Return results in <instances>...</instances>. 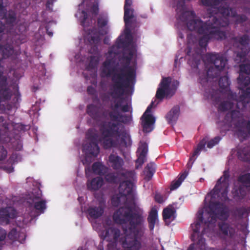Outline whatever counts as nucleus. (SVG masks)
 Instances as JSON below:
<instances>
[{"label": "nucleus", "mask_w": 250, "mask_h": 250, "mask_svg": "<svg viewBox=\"0 0 250 250\" xmlns=\"http://www.w3.org/2000/svg\"><path fill=\"white\" fill-rule=\"evenodd\" d=\"M127 53L125 52L119 60L122 66L117 72L113 66V59L106 58L100 68V75L102 78L111 77L112 84L110 87L109 94L114 99L110 105L112 111L109 116L112 121L124 124L130 123L132 120L131 115L121 114L118 109L123 112H129L131 114L132 108L131 104L128 103L123 104L125 100L123 97L125 89L131 88L134 84L136 77V70L134 66L130 65L134 52L132 49H127Z\"/></svg>", "instance_id": "nucleus-1"}, {"label": "nucleus", "mask_w": 250, "mask_h": 250, "mask_svg": "<svg viewBox=\"0 0 250 250\" xmlns=\"http://www.w3.org/2000/svg\"><path fill=\"white\" fill-rule=\"evenodd\" d=\"M117 224L122 225L123 233L120 229L110 228L105 230L104 239L111 234L114 242H119L124 250H141L142 238L145 233V216L143 209L138 207L125 206L120 207L113 215Z\"/></svg>", "instance_id": "nucleus-2"}, {"label": "nucleus", "mask_w": 250, "mask_h": 250, "mask_svg": "<svg viewBox=\"0 0 250 250\" xmlns=\"http://www.w3.org/2000/svg\"><path fill=\"white\" fill-rule=\"evenodd\" d=\"M229 177V170H225L223 176L218 180L214 188L210 191L211 200L206 209L208 216L207 219L204 220L203 210H199L198 212L197 221L190 225L193 231L191 235V239L192 241L197 239V242L196 244H191L188 250H203L205 249V239L203 236L204 231H202L201 234L199 233L200 226L202 223H204L208 226L209 224L215 223L217 219L222 221L228 220L229 212L227 207L224 204L218 201L214 202L213 200L218 198L223 202L229 200L228 193Z\"/></svg>", "instance_id": "nucleus-3"}, {"label": "nucleus", "mask_w": 250, "mask_h": 250, "mask_svg": "<svg viewBox=\"0 0 250 250\" xmlns=\"http://www.w3.org/2000/svg\"><path fill=\"white\" fill-rule=\"evenodd\" d=\"M185 2L177 1L176 5L177 18L183 22L187 23V26L190 31H194L203 35L199 40V44L202 48H206L209 41L222 40L226 38V33L220 29L226 27L228 22H221L216 16L209 14V19L204 22L200 19H195L196 14L193 11L186 10Z\"/></svg>", "instance_id": "nucleus-4"}, {"label": "nucleus", "mask_w": 250, "mask_h": 250, "mask_svg": "<svg viewBox=\"0 0 250 250\" xmlns=\"http://www.w3.org/2000/svg\"><path fill=\"white\" fill-rule=\"evenodd\" d=\"M119 123L108 122L100 127L99 142L104 149L119 146L126 147L131 145L130 138L125 130L120 129Z\"/></svg>", "instance_id": "nucleus-5"}, {"label": "nucleus", "mask_w": 250, "mask_h": 250, "mask_svg": "<svg viewBox=\"0 0 250 250\" xmlns=\"http://www.w3.org/2000/svg\"><path fill=\"white\" fill-rule=\"evenodd\" d=\"M229 0H201L203 5L210 7L208 11L209 14L216 16L221 22L227 21L229 24L228 18L231 16L236 18L237 23H242L246 21L248 17L244 14H237L236 10L229 6Z\"/></svg>", "instance_id": "nucleus-6"}, {"label": "nucleus", "mask_w": 250, "mask_h": 250, "mask_svg": "<svg viewBox=\"0 0 250 250\" xmlns=\"http://www.w3.org/2000/svg\"><path fill=\"white\" fill-rule=\"evenodd\" d=\"M203 61L213 64L203 74H199L200 83L205 87L209 86L213 81V79L219 76L227 63V60L221 54L210 53L206 54Z\"/></svg>", "instance_id": "nucleus-7"}, {"label": "nucleus", "mask_w": 250, "mask_h": 250, "mask_svg": "<svg viewBox=\"0 0 250 250\" xmlns=\"http://www.w3.org/2000/svg\"><path fill=\"white\" fill-rule=\"evenodd\" d=\"M97 134L92 129H89L86 133V138L89 142L84 143L82 146L83 152L87 157H96L100 152L98 144Z\"/></svg>", "instance_id": "nucleus-8"}, {"label": "nucleus", "mask_w": 250, "mask_h": 250, "mask_svg": "<svg viewBox=\"0 0 250 250\" xmlns=\"http://www.w3.org/2000/svg\"><path fill=\"white\" fill-rule=\"evenodd\" d=\"M13 96V91L8 84L7 77L0 78V112L4 110V105L1 103L10 101Z\"/></svg>", "instance_id": "nucleus-9"}, {"label": "nucleus", "mask_w": 250, "mask_h": 250, "mask_svg": "<svg viewBox=\"0 0 250 250\" xmlns=\"http://www.w3.org/2000/svg\"><path fill=\"white\" fill-rule=\"evenodd\" d=\"M42 196V191L40 189H38L29 194L27 203L30 207L33 206L36 210H38L41 213H43L46 207V201L44 200H41Z\"/></svg>", "instance_id": "nucleus-10"}, {"label": "nucleus", "mask_w": 250, "mask_h": 250, "mask_svg": "<svg viewBox=\"0 0 250 250\" xmlns=\"http://www.w3.org/2000/svg\"><path fill=\"white\" fill-rule=\"evenodd\" d=\"M128 10L125 15V10H124V20L125 23V38H127L129 36L131 35L130 27H139L140 23L137 22L136 20L134 19L133 15L134 9L132 8H127Z\"/></svg>", "instance_id": "nucleus-11"}, {"label": "nucleus", "mask_w": 250, "mask_h": 250, "mask_svg": "<svg viewBox=\"0 0 250 250\" xmlns=\"http://www.w3.org/2000/svg\"><path fill=\"white\" fill-rule=\"evenodd\" d=\"M87 40L91 45L89 50L90 54H97L98 53V44L100 42V33L96 28L89 31Z\"/></svg>", "instance_id": "nucleus-12"}, {"label": "nucleus", "mask_w": 250, "mask_h": 250, "mask_svg": "<svg viewBox=\"0 0 250 250\" xmlns=\"http://www.w3.org/2000/svg\"><path fill=\"white\" fill-rule=\"evenodd\" d=\"M218 228L221 234L226 238L234 239L236 236V229L227 222H221L218 224Z\"/></svg>", "instance_id": "nucleus-13"}, {"label": "nucleus", "mask_w": 250, "mask_h": 250, "mask_svg": "<svg viewBox=\"0 0 250 250\" xmlns=\"http://www.w3.org/2000/svg\"><path fill=\"white\" fill-rule=\"evenodd\" d=\"M16 217V211L10 208H2L0 209V224L7 225L10 218Z\"/></svg>", "instance_id": "nucleus-14"}, {"label": "nucleus", "mask_w": 250, "mask_h": 250, "mask_svg": "<svg viewBox=\"0 0 250 250\" xmlns=\"http://www.w3.org/2000/svg\"><path fill=\"white\" fill-rule=\"evenodd\" d=\"M142 125L143 131L150 132L153 129V125L155 122V118L151 114H144L141 117Z\"/></svg>", "instance_id": "nucleus-15"}, {"label": "nucleus", "mask_w": 250, "mask_h": 250, "mask_svg": "<svg viewBox=\"0 0 250 250\" xmlns=\"http://www.w3.org/2000/svg\"><path fill=\"white\" fill-rule=\"evenodd\" d=\"M133 184L132 182L125 180L120 183L119 187V194L122 196L126 197L133 193Z\"/></svg>", "instance_id": "nucleus-16"}, {"label": "nucleus", "mask_w": 250, "mask_h": 250, "mask_svg": "<svg viewBox=\"0 0 250 250\" xmlns=\"http://www.w3.org/2000/svg\"><path fill=\"white\" fill-rule=\"evenodd\" d=\"M140 145L137 152H139L138 157L136 163L141 166L146 160V157L148 152V145L146 143L140 142Z\"/></svg>", "instance_id": "nucleus-17"}, {"label": "nucleus", "mask_w": 250, "mask_h": 250, "mask_svg": "<svg viewBox=\"0 0 250 250\" xmlns=\"http://www.w3.org/2000/svg\"><path fill=\"white\" fill-rule=\"evenodd\" d=\"M108 161L113 169L117 171L123 170L124 161L121 157L114 154H111L108 157Z\"/></svg>", "instance_id": "nucleus-18"}, {"label": "nucleus", "mask_w": 250, "mask_h": 250, "mask_svg": "<svg viewBox=\"0 0 250 250\" xmlns=\"http://www.w3.org/2000/svg\"><path fill=\"white\" fill-rule=\"evenodd\" d=\"M191 48L188 47L187 55L189 58L188 59V62L192 68L197 69L202 60L201 56L199 53L195 52L191 56Z\"/></svg>", "instance_id": "nucleus-19"}, {"label": "nucleus", "mask_w": 250, "mask_h": 250, "mask_svg": "<svg viewBox=\"0 0 250 250\" xmlns=\"http://www.w3.org/2000/svg\"><path fill=\"white\" fill-rule=\"evenodd\" d=\"M7 236L12 242L18 241L20 243H23L26 239V235L24 232H18L15 228L12 229L7 233Z\"/></svg>", "instance_id": "nucleus-20"}, {"label": "nucleus", "mask_w": 250, "mask_h": 250, "mask_svg": "<svg viewBox=\"0 0 250 250\" xmlns=\"http://www.w3.org/2000/svg\"><path fill=\"white\" fill-rule=\"evenodd\" d=\"M180 114V107L179 105H175L167 114L166 119L169 124H175L178 120Z\"/></svg>", "instance_id": "nucleus-21"}, {"label": "nucleus", "mask_w": 250, "mask_h": 250, "mask_svg": "<svg viewBox=\"0 0 250 250\" xmlns=\"http://www.w3.org/2000/svg\"><path fill=\"white\" fill-rule=\"evenodd\" d=\"M86 113L94 120H98L101 118L99 108L93 104H90L87 106Z\"/></svg>", "instance_id": "nucleus-22"}, {"label": "nucleus", "mask_w": 250, "mask_h": 250, "mask_svg": "<svg viewBox=\"0 0 250 250\" xmlns=\"http://www.w3.org/2000/svg\"><path fill=\"white\" fill-rule=\"evenodd\" d=\"M232 40L234 43H239L240 48H248L250 42V37L248 34H244L241 36L233 37Z\"/></svg>", "instance_id": "nucleus-23"}, {"label": "nucleus", "mask_w": 250, "mask_h": 250, "mask_svg": "<svg viewBox=\"0 0 250 250\" xmlns=\"http://www.w3.org/2000/svg\"><path fill=\"white\" fill-rule=\"evenodd\" d=\"M104 212V208L101 205L98 207H90L87 210V212L90 217L94 219L101 217Z\"/></svg>", "instance_id": "nucleus-24"}, {"label": "nucleus", "mask_w": 250, "mask_h": 250, "mask_svg": "<svg viewBox=\"0 0 250 250\" xmlns=\"http://www.w3.org/2000/svg\"><path fill=\"white\" fill-rule=\"evenodd\" d=\"M0 53L1 54V59L8 58L14 53V48L13 46L9 44H0Z\"/></svg>", "instance_id": "nucleus-25"}, {"label": "nucleus", "mask_w": 250, "mask_h": 250, "mask_svg": "<svg viewBox=\"0 0 250 250\" xmlns=\"http://www.w3.org/2000/svg\"><path fill=\"white\" fill-rule=\"evenodd\" d=\"M104 180L101 177L93 178L90 183H87V188L90 190H97L103 185Z\"/></svg>", "instance_id": "nucleus-26"}, {"label": "nucleus", "mask_w": 250, "mask_h": 250, "mask_svg": "<svg viewBox=\"0 0 250 250\" xmlns=\"http://www.w3.org/2000/svg\"><path fill=\"white\" fill-rule=\"evenodd\" d=\"M237 83L239 84V88L241 90V95L242 93V91L246 90V88L250 84V77L248 75L240 74L237 78Z\"/></svg>", "instance_id": "nucleus-27"}, {"label": "nucleus", "mask_w": 250, "mask_h": 250, "mask_svg": "<svg viewBox=\"0 0 250 250\" xmlns=\"http://www.w3.org/2000/svg\"><path fill=\"white\" fill-rule=\"evenodd\" d=\"M157 219V210L155 208H153L151 209L147 217L148 228L150 231L153 230Z\"/></svg>", "instance_id": "nucleus-28"}, {"label": "nucleus", "mask_w": 250, "mask_h": 250, "mask_svg": "<svg viewBox=\"0 0 250 250\" xmlns=\"http://www.w3.org/2000/svg\"><path fill=\"white\" fill-rule=\"evenodd\" d=\"M218 84L219 87L222 89V91L223 90L225 91L224 92V94L226 98H227V92L229 91H231L229 88L230 81L229 77L227 76H224L220 77L218 81Z\"/></svg>", "instance_id": "nucleus-29"}, {"label": "nucleus", "mask_w": 250, "mask_h": 250, "mask_svg": "<svg viewBox=\"0 0 250 250\" xmlns=\"http://www.w3.org/2000/svg\"><path fill=\"white\" fill-rule=\"evenodd\" d=\"M92 169L95 174L104 175L107 172L108 168L100 162H95L92 165Z\"/></svg>", "instance_id": "nucleus-30"}, {"label": "nucleus", "mask_w": 250, "mask_h": 250, "mask_svg": "<svg viewBox=\"0 0 250 250\" xmlns=\"http://www.w3.org/2000/svg\"><path fill=\"white\" fill-rule=\"evenodd\" d=\"M238 158L244 162L250 161V148L248 146L239 149L237 152Z\"/></svg>", "instance_id": "nucleus-31"}, {"label": "nucleus", "mask_w": 250, "mask_h": 250, "mask_svg": "<svg viewBox=\"0 0 250 250\" xmlns=\"http://www.w3.org/2000/svg\"><path fill=\"white\" fill-rule=\"evenodd\" d=\"M238 48H239L238 46ZM240 51L235 52L236 56L234 58V61L237 63L244 62L246 59L247 55L249 52L248 48H240Z\"/></svg>", "instance_id": "nucleus-32"}, {"label": "nucleus", "mask_w": 250, "mask_h": 250, "mask_svg": "<svg viewBox=\"0 0 250 250\" xmlns=\"http://www.w3.org/2000/svg\"><path fill=\"white\" fill-rule=\"evenodd\" d=\"M237 181L246 188H250V173L241 174L237 178Z\"/></svg>", "instance_id": "nucleus-33"}, {"label": "nucleus", "mask_w": 250, "mask_h": 250, "mask_svg": "<svg viewBox=\"0 0 250 250\" xmlns=\"http://www.w3.org/2000/svg\"><path fill=\"white\" fill-rule=\"evenodd\" d=\"M118 171L117 174L124 177L126 180L131 181L136 178V173L134 170H123Z\"/></svg>", "instance_id": "nucleus-34"}, {"label": "nucleus", "mask_w": 250, "mask_h": 250, "mask_svg": "<svg viewBox=\"0 0 250 250\" xmlns=\"http://www.w3.org/2000/svg\"><path fill=\"white\" fill-rule=\"evenodd\" d=\"M105 180L110 184H117L119 182V178L117 175L114 172H110L106 174H105Z\"/></svg>", "instance_id": "nucleus-35"}, {"label": "nucleus", "mask_w": 250, "mask_h": 250, "mask_svg": "<svg viewBox=\"0 0 250 250\" xmlns=\"http://www.w3.org/2000/svg\"><path fill=\"white\" fill-rule=\"evenodd\" d=\"M6 22L8 24H13L16 20V14L13 10H9L7 15H4Z\"/></svg>", "instance_id": "nucleus-36"}, {"label": "nucleus", "mask_w": 250, "mask_h": 250, "mask_svg": "<svg viewBox=\"0 0 250 250\" xmlns=\"http://www.w3.org/2000/svg\"><path fill=\"white\" fill-rule=\"evenodd\" d=\"M154 172L155 171L153 169L152 165L148 164L145 168L144 171L145 176V178L148 181L150 180L151 179Z\"/></svg>", "instance_id": "nucleus-37"}, {"label": "nucleus", "mask_w": 250, "mask_h": 250, "mask_svg": "<svg viewBox=\"0 0 250 250\" xmlns=\"http://www.w3.org/2000/svg\"><path fill=\"white\" fill-rule=\"evenodd\" d=\"M175 211L171 208H165L163 211V218L164 220L166 222L167 220L169 219L174 214Z\"/></svg>", "instance_id": "nucleus-38"}, {"label": "nucleus", "mask_w": 250, "mask_h": 250, "mask_svg": "<svg viewBox=\"0 0 250 250\" xmlns=\"http://www.w3.org/2000/svg\"><path fill=\"white\" fill-rule=\"evenodd\" d=\"M108 22V20L106 16L100 15L97 19V25L99 29L105 27Z\"/></svg>", "instance_id": "nucleus-39"}, {"label": "nucleus", "mask_w": 250, "mask_h": 250, "mask_svg": "<svg viewBox=\"0 0 250 250\" xmlns=\"http://www.w3.org/2000/svg\"><path fill=\"white\" fill-rule=\"evenodd\" d=\"M7 233L5 229L0 227V250L4 245V241L7 237Z\"/></svg>", "instance_id": "nucleus-40"}, {"label": "nucleus", "mask_w": 250, "mask_h": 250, "mask_svg": "<svg viewBox=\"0 0 250 250\" xmlns=\"http://www.w3.org/2000/svg\"><path fill=\"white\" fill-rule=\"evenodd\" d=\"M99 62V58L96 56L90 57L89 64L87 69H93L96 67Z\"/></svg>", "instance_id": "nucleus-41"}, {"label": "nucleus", "mask_w": 250, "mask_h": 250, "mask_svg": "<svg viewBox=\"0 0 250 250\" xmlns=\"http://www.w3.org/2000/svg\"><path fill=\"white\" fill-rule=\"evenodd\" d=\"M168 91L166 90L163 89L161 87L158 88L156 93V97L160 100H162L164 98L166 95H168Z\"/></svg>", "instance_id": "nucleus-42"}, {"label": "nucleus", "mask_w": 250, "mask_h": 250, "mask_svg": "<svg viewBox=\"0 0 250 250\" xmlns=\"http://www.w3.org/2000/svg\"><path fill=\"white\" fill-rule=\"evenodd\" d=\"M170 82L171 80L169 78H165L163 79L162 82L160 83V87L164 89L169 92Z\"/></svg>", "instance_id": "nucleus-43"}, {"label": "nucleus", "mask_w": 250, "mask_h": 250, "mask_svg": "<svg viewBox=\"0 0 250 250\" xmlns=\"http://www.w3.org/2000/svg\"><path fill=\"white\" fill-rule=\"evenodd\" d=\"M248 212V209L245 207L237 208L235 210V214L240 218H242L244 215Z\"/></svg>", "instance_id": "nucleus-44"}, {"label": "nucleus", "mask_w": 250, "mask_h": 250, "mask_svg": "<svg viewBox=\"0 0 250 250\" xmlns=\"http://www.w3.org/2000/svg\"><path fill=\"white\" fill-rule=\"evenodd\" d=\"M240 70L246 74H250V62L240 64Z\"/></svg>", "instance_id": "nucleus-45"}, {"label": "nucleus", "mask_w": 250, "mask_h": 250, "mask_svg": "<svg viewBox=\"0 0 250 250\" xmlns=\"http://www.w3.org/2000/svg\"><path fill=\"white\" fill-rule=\"evenodd\" d=\"M221 137L219 136L215 137L213 139L209 141L207 144L208 147L212 148L215 145L217 144L221 140Z\"/></svg>", "instance_id": "nucleus-46"}, {"label": "nucleus", "mask_w": 250, "mask_h": 250, "mask_svg": "<svg viewBox=\"0 0 250 250\" xmlns=\"http://www.w3.org/2000/svg\"><path fill=\"white\" fill-rule=\"evenodd\" d=\"M7 155V150L3 146H0V161L6 159Z\"/></svg>", "instance_id": "nucleus-47"}, {"label": "nucleus", "mask_w": 250, "mask_h": 250, "mask_svg": "<svg viewBox=\"0 0 250 250\" xmlns=\"http://www.w3.org/2000/svg\"><path fill=\"white\" fill-rule=\"evenodd\" d=\"M87 92L88 95L91 96H95L96 99L98 98L97 92L95 88L91 85H89L87 88Z\"/></svg>", "instance_id": "nucleus-48"}, {"label": "nucleus", "mask_w": 250, "mask_h": 250, "mask_svg": "<svg viewBox=\"0 0 250 250\" xmlns=\"http://www.w3.org/2000/svg\"><path fill=\"white\" fill-rule=\"evenodd\" d=\"M91 13L96 16L99 13V5L97 2L94 3L91 7L90 9Z\"/></svg>", "instance_id": "nucleus-49"}, {"label": "nucleus", "mask_w": 250, "mask_h": 250, "mask_svg": "<svg viewBox=\"0 0 250 250\" xmlns=\"http://www.w3.org/2000/svg\"><path fill=\"white\" fill-rule=\"evenodd\" d=\"M182 182L178 179L176 181L173 182L170 186V190H173L177 188L181 184Z\"/></svg>", "instance_id": "nucleus-50"}, {"label": "nucleus", "mask_w": 250, "mask_h": 250, "mask_svg": "<svg viewBox=\"0 0 250 250\" xmlns=\"http://www.w3.org/2000/svg\"><path fill=\"white\" fill-rule=\"evenodd\" d=\"M206 144V141L205 139H203L199 143L196 148L201 151L205 148Z\"/></svg>", "instance_id": "nucleus-51"}, {"label": "nucleus", "mask_w": 250, "mask_h": 250, "mask_svg": "<svg viewBox=\"0 0 250 250\" xmlns=\"http://www.w3.org/2000/svg\"><path fill=\"white\" fill-rule=\"evenodd\" d=\"M132 4V0H125L124 9V10H125V15L126 14L128 10L127 8H131Z\"/></svg>", "instance_id": "nucleus-52"}, {"label": "nucleus", "mask_w": 250, "mask_h": 250, "mask_svg": "<svg viewBox=\"0 0 250 250\" xmlns=\"http://www.w3.org/2000/svg\"><path fill=\"white\" fill-rule=\"evenodd\" d=\"M111 203L113 206L118 207L120 204V197H113L111 199Z\"/></svg>", "instance_id": "nucleus-53"}, {"label": "nucleus", "mask_w": 250, "mask_h": 250, "mask_svg": "<svg viewBox=\"0 0 250 250\" xmlns=\"http://www.w3.org/2000/svg\"><path fill=\"white\" fill-rule=\"evenodd\" d=\"M200 152H201L200 150H199L198 149L196 148L194 149V152L192 154V156L189 158V161H195V157L198 156L200 154Z\"/></svg>", "instance_id": "nucleus-54"}, {"label": "nucleus", "mask_w": 250, "mask_h": 250, "mask_svg": "<svg viewBox=\"0 0 250 250\" xmlns=\"http://www.w3.org/2000/svg\"><path fill=\"white\" fill-rule=\"evenodd\" d=\"M244 188H245V187H244L243 186V185H240L238 187L237 190H236V192H237V193L239 194L240 195H241L242 196H245L246 194V191L244 190Z\"/></svg>", "instance_id": "nucleus-55"}, {"label": "nucleus", "mask_w": 250, "mask_h": 250, "mask_svg": "<svg viewBox=\"0 0 250 250\" xmlns=\"http://www.w3.org/2000/svg\"><path fill=\"white\" fill-rule=\"evenodd\" d=\"M154 199L156 202L158 203H163L164 202L163 197L159 193H156Z\"/></svg>", "instance_id": "nucleus-56"}, {"label": "nucleus", "mask_w": 250, "mask_h": 250, "mask_svg": "<svg viewBox=\"0 0 250 250\" xmlns=\"http://www.w3.org/2000/svg\"><path fill=\"white\" fill-rule=\"evenodd\" d=\"M107 250H117L116 242L109 243L107 246Z\"/></svg>", "instance_id": "nucleus-57"}, {"label": "nucleus", "mask_w": 250, "mask_h": 250, "mask_svg": "<svg viewBox=\"0 0 250 250\" xmlns=\"http://www.w3.org/2000/svg\"><path fill=\"white\" fill-rule=\"evenodd\" d=\"M154 102L152 101L150 104L147 106L146 111L144 112L143 114H144L145 116L146 115V114H149V113L151 112V109L153 107V104Z\"/></svg>", "instance_id": "nucleus-58"}, {"label": "nucleus", "mask_w": 250, "mask_h": 250, "mask_svg": "<svg viewBox=\"0 0 250 250\" xmlns=\"http://www.w3.org/2000/svg\"><path fill=\"white\" fill-rule=\"evenodd\" d=\"M242 123L246 125V128L248 133L250 135V121H243Z\"/></svg>", "instance_id": "nucleus-59"}, {"label": "nucleus", "mask_w": 250, "mask_h": 250, "mask_svg": "<svg viewBox=\"0 0 250 250\" xmlns=\"http://www.w3.org/2000/svg\"><path fill=\"white\" fill-rule=\"evenodd\" d=\"M124 42L123 38H122L121 36L119 37L116 42L118 47H119L121 45L123 44Z\"/></svg>", "instance_id": "nucleus-60"}, {"label": "nucleus", "mask_w": 250, "mask_h": 250, "mask_svg": "<svg viewBox=\"0 0 250 250\" xmlns=\"http://www.w3.org/2000/svg\"><path fill=\"white\" fill-rule=\"evenodd\" d=\"M188 175V172H185L184 173L182 174L180 176L178 179L179 180H180V181L182 183V182L184 181V180L186 178Z\"/></svg>", "instance_id": "nucleus-61"}, {"label": "nucleus", "mask_w": 250, "mask_h": 250, "mask_svg": "<svg viewBox=\"0 0 250 250\" xmlns=\"http://www.w3.org/2000/svg\"><path fill=\"white\" fill-rule=\"evenodd\" d=\"M4 12V6L3 5L2 0H0V16Z\"/></svg>", "instance_id": "nucleus-62"}, {"label": "nucleus", "mask_w": 250, "mask_h": 250, "mask_svg": "<svg viewBox=\"0 0 250 250\" xmlns=\"http://www.w3.org/2000/svg\"><path fill=\"white\" fill-rule=\"evenodd\" d=\"M5 29V24L1 21H0V33H3Z\"/></svg>", "instance_id": "nucleus-63"}, {"label": "nucleus", "mask_w": 250, "mask_h": 250, "mask_svg": "<svg viewBox=\"0 0 250 250\" xmlns=\"http://www.w3.org/2000/svg\"><path fill=\"white\" fill-rule=\"evenodd\" d=\"M194 161H189L188 162L187 165V167L188 168V169H190L191 167H192V165L193 164V163H194Z\"/></svg>", "instance_id": "nucleus-64"}]
</instances>
